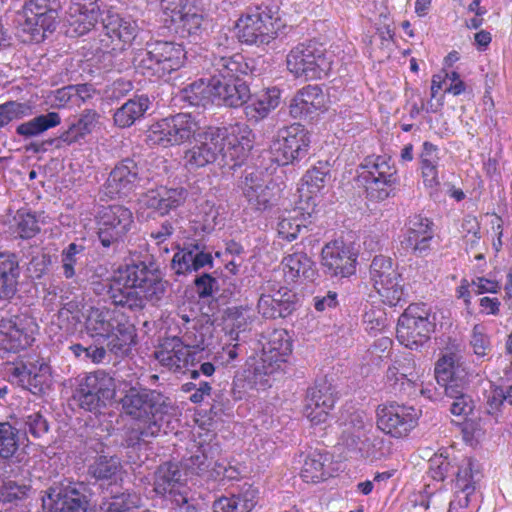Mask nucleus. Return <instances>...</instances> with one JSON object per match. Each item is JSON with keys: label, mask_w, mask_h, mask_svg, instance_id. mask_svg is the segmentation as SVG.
I'll return each mask as SVG.
<instances>
[{"label": "nucleus", "mask_w": 512, "mask_h": 512, "mask_svg": "<svg viewBox=\"0 0 512 512\" xmlns=\"http://www.w3.org/2000/svg\"><path fill=\"white\" fill-rule=\"evenodd\" d=\"M61 123V116L58 112H48L39 114L30 120L19 124L16 127V134L22 138L31 139L41 136L51 128L57 127Z\"/></svg>", "instance_id": "obj_40"}, {"label": "nucleus", "mask_w": 512, "mask_h": 512, "mask_svg": "<svg viewBox=\"0 0 512 512\" xmlns=\"http://www.w3.org/2000/svg\"><path fill=\"white\" fill-rule=\"evenodd\" d=\"M121 413L135 421L125 432L122 445L129 449L128 457L134 463H143L138 455L133 458L131 453L142 449L147 450L151 440L161 433L170 411L174 408L172 399L156 389L144 387L141 391L134 390L122 397Z\"/></svg>", "instance_id": "obj_3"}, {"label": "nucleus", "mask_w": 512, "mask_h": 512, "mask_svg": "<svg viewBox=\"0 0 512 512\" xmlns=\"http://www.w3.org/2000/svg\"><path fill=\"white\" fill-rule=\"evenodd\" d=\"M145 385L138 381L123 380L116 384L113 375L105 370H96L78 375L71 382V401L79 409L99 415L113 402L122 408V397L126 393L142 390Z\"/></svg>", "instance_id": "obj_5"}, {"label": "nucleus", "mask_w": 512, "mask_h": 512, "mask_svg": "<svg viewBox=\"0 0 512 512\" xmlns=\"http://www.w3.org/2000/svg\"><path fill=\"white\" fill-rule=\"evenodd\" d=\"M152 173L145 161L126 157L118 161L109 173L105 187L111 198L127 197L137 190H144L151 183Z\"/></svg>", "instance_id": "obj_13"}, {"label": "nucleus", "mask_w": 512, "mask_h": 512, "mask_svg": "<svg viewBox=\"0 0 512 512\" xmlns=\"http://www.w3.org/2000/svg\"><path fill=\"white\" fill-rule=\"evenodd\" d=\"M474 462L472 459H464L461 466L456 467L454 475L456 476V486L460 491L473 493L475 490V474L473 473Z\"/></svg>", "instance_id": "obj_53"}, {"label": "nucleus", "mask_w": 512, "mask_h": 512, "mask_svg": "<svg viewBox=\"0 0 512 512\" xmlns=\"http://www.w3.org/2000/svg\"><path fill=\"white\" fill-rule=\"evenodd\" d=\"M25 431L34 438H40L49 431V422L41 411L33 412L24 418Z\"/></svg>", "instance_id": "obj_58"}, {"label": "nucleus", "mask_w": 512, "mask_h": 512, "mask_svg": "<svg viewBox=\"0 0 512 512\" xmlns=\"http://www.w3.org/2000/svg\"><path fill=\"white\" fill-rule=\"evenodd\" d=\"M281 102V91L276 87L268 88L256 95L249 104L244 106V114L248 121L259 122L275 110Z\"/></svg>", "instance_id": "obj_37"}, {"label": "nucleus", "mask_w": 512, "mask_h": 512, "mask_svg": "<svg viewBox=\"0 0 512 512\" xmlns=\"http://www.w3.org/2000/svg\"><path fill=\"white\" fill-rule=\"evenodd\" d=\"M32 114V106L25 102L7 101L0 104V129L14 120H20Z\"/></svg>", "instance_id": "obj_50"}, {"label": "nucleus", "mask_w": 512, "mask_h": 512, "mask_svg": "<svg viewBox=\"0 0 512 512\" xmlns=\"http://www.w3.org/2000/svg\"><path fill=\"white\" fill-rule=\"evenodd\" d=\"M363 323L367 331L377 333L389 325V320L384 309L371 306L363 315Z\"/></svg>", "instance_id": "obj_54"}, {"label": "nucleus", "mask_w": 512, "mask_h": 512, "mask_svg": "<svg viewBox=\"0 0 512 512\" xmlns=\"http://www.w3.org/2000/svg\"><path fill=\"white\" fill-rule=\"evenodd\" d=\"M62 275L67 280L78 283L84 275L88 263L87 248L83 243L71 242L60 254Z\"/></svg>", "instance_id": "obj_33"}, {"label": "nucleus", "mask_w": 512, "mask_h": 512, "mask_svg": "<svg viewBox=\"0 0 512 512\" xmlns=\"http://www.w3.org/2000/svg\"><path fill=\"white\" fill-rule=\"evenodd\" d=\"M370 278L383 303L396 306L404 295L403 279L390 257L377 255L370 264Z\"/></svg>", "instance_id": "obj_18"}, {"label": "nucleus", "mask_w": 512, "mask_h": 512, "mask_svg": "<svg viewBox=\"0 0 512 512\" xmlns=\"http://www.w3.org/2000/svg\"><path fill=\"white\" fill-rule=\"evenodd\" d=\"M341 439L347 449L358 451L362 456L378 457L384 454L383 452H377V450H382L384 439L380 437L371 438L367 430H351L347 428L343 431Z\"/></svg>", "instance_id": "obj_36"}, {"label": "nucleus", "mask_w": 512, "mask_h": 512, "mask_svg": "<svg viewBox=\"0 0 512 512\" xmlns=\"http://www.w3.org/2000/svg\"><path fill=\"white\" fill-rule=\"evenodd\" d=\"M202 128L192 114L177 113L152 124L145 141L149 146H178L193 139Z\"/></svg>", "instance_id": "obj_11"}, {"label": "nucleus", "mask_w": 512, "mask_h": 512, "mask_svg": "<svg viewBox=\"0 0 512 512\" xmlns=\"http://www.w3.org/2000/svg\"><path fill=\"white\" fill-rule=\"evenodd\" d=\"M331 56L316 42L300 43L288 53L287 68L296 78L322 79L332 69Z\"/></svg>", "instance_id": "obj_12"}, {"label": "nucleus", "mask_w": 512, "mask_h": 512, "mask_svg": "<svg viewBox=\"0 0 512 512\" xmlns=\"http://www.w3.org/2000/svg\"><path fill=\"white\" fill-rule=\"evenodd\" d=\"M41 493L44 512H92L91 491L84 482L56 481Z\"/></svg>", "instance_id": "obj_10"}, {"label": "nucleus", "mask_w": 512, "mask_h": 512, "mask_svg": "<svg viewBox=\"0 0 512 512\" xmlns=\"http://www.w3.org/2000/svg\"><path fill=\"white\" fill-rule=\"evenodd\" d=\"M108 314L96 312L95 316L89 317L87 320V329L92 332V336L109 340L111 332H113L114 316L107 317Z\"/></svg>", "instance_id": "obj_52"}, {"label": "nucleus", "mask_w": 512, "mask_h": 512, "mask_svg": "<svg viewBox=\"0 0 512 512\" xmlns=\"http://www.w3.org/2000/svg\"><path fill=\"white\" fill-rule=\"evenodd\" d=\"M32 488L25 483H19L10 478L0 477V501L3 503H17L30 496Z\"/></svg>", "instance_id": "obj_46"}, {"label": "nucleus", "mask_w": 512, "mask_h": 512, "mask_svg": "<svg viewBox=\"0 0 512 512\" xmlns=\"http://www.w3.org/2000/svg\"><path fill=\"white\" fill-rule=\"evenodd\" d=\"M418 411L412 406L391 403L377 411V426L394 438L407 436L417 425Z\"/></svg>", "instance_id": "obj_20"}, {"label": "nucleus", "mask_w": 512, "mask_h": 512, "mask_svg": "<svg viewBox=\"0 0 512 512\" xmlns=\"http://www.w3.org/2000/svg\"><path fill=\"white\" fill-rule=\"evenodd\" d=\"M429 465L430 474L434 480L443 481L448 476H454L455 466L442 454L432 457L429 460Z\"/></svg>", "instance_id": "obj_59"}, {"label": "nucleus", "mask_w": 512, "mask_h": 512, "mask_svg": "<svg viewBox=\"0 0 512 512\" xmlns=\"http://www.w3.org/2000/svg\"><path fill=\"white\" fill-rule=\"evenodd\" d=\"M311 136V132L300 123L279 129L271 144L273 161L281 166L298 165L309 154Z\"/></svg>", "instance_id": "obj_14"}, {"label": "nucleus", "mask_w": 512, "mask_h": 512, "mask_svg": "<svg viewBox=\"0 0 512 512\" xmlns=\"http://www.w3.org/2000/svg\"><path fill=\"white\" fill-rule=\"evenodd\" d=\"M303 230L307 232V227L301 224L298 219L283 218L278 223V233L281 238L287 241L295 240Z\"/></svg>", "instance_id": "obj_62"}, {"label": "nucleus", "mask_w": 512, "mask_h": 512, "mask_svg": "<svg viewBox=\"0 0 512 512\" xmlns=\"http://www.w3.org/2000/svg\"><path fill=\"white\" fill-rule=\"evenodd\" d=\"M406 231L401 247L416 257L427 256L434 239L433 222L420 214L410 216L405 223Z\"/></svg>", "instance_id": "obj_21"}, {"label": "nucleus", "mask_w": 512, "mask_h": 512, "mask_svg": "<svg viewBox=\"0 0 512 512\" xmlns=\"http://www.w3.org/2000/svg\"><path fill=\"white\" fill-rule=\"evenodd\" d=\"M398 374L408 377L406 385L409 389L416 387L419 374L416 371L415 361L411 356H406L402 360H396L394 364L387 369L386 378L392 379Z\"/></svg>", "instance_id": "obj_49"}, {"label": "nucleus", "mask_w": 512, "mask_h": 512, "mask_svg": "<svg viewBox=\"0 0 512 512\" xmlns=\"http://www.w3.org/2000/svg\"><path fill=\"white\" fill-rule=\"evenodd\" d=\"M134 225L132 211L123 205H110L99 212L98 239L103 248L117 250Z\"/></svg>", "instance_id": "obj_15"}, {"label": "nucleus", "mask_w": 512, "mask_h": 512, "mask_svg": "<svg viewBox=\"0 0 512 512\" xmlns=\"http://www.w3.org/2000/svg\"><path fill=\"white\" fill-rule=\"evenodd\" d=\"M239 186L241 187L245 198L248 200L250 205H252L256 200V196L262 194L267 183L264 180L263 173L261 171L245 170Z\"/></svg>", "instance_id": "obj_48"}, {"label": "nucleus", "mask_w": 512, "mask_h": 512, "mask_svg": "<svg viewBox=\"0 0 512 512\" xmlns=\"http://www.w3.org/2000/svg\"><path fill=\"white\" fill-rule=\"evenodd\" d=\"M327 110V96L319 85H307L296 92L289 104L294 119H314Z\"/></svg>", "instance_id": "obj_25"}, {"label": "nucleus", "mask_w": 512, "mask_h": 512, "mask_svg": "<svg viewBox=\"0 0 512 512\" xmlns=\"http://www.w3.org/2000/svg\"><path fill=\"white\" fill-rule=\"evenodd\" d=\"M131 54L130 59L123 47L112 48L102 53L100 62L104 69L117 72L128 70L132 64L137 72L147 78L167 80L184 65L186 53L181 44L149 40L143 48L133 49Z\"/></svg>", "instance_id": "obj_4"}, {"label": "nucleus", "mask_w": 512, "mask_h": 512, "mask_svg": "<svg viewBox=\"0 0 512 512\" xmlns=\"http://www.w3.org/2000/svg\"><path fill=\"white\" fill-rule=\"evenodd\" d=\"M188 195L184 187H160L141 193L138 202L141 208L149 209L152 213L165 216L180 207Z\"/></svg>", "instance_id": "obj_27"}, {"label": "nucleus", "mask_w": 512, "mask_h": 512, "mask_svg": "<svg viewBox=\"0 0 512 512\" xmlns=\"http://www.w3.org/2000/svg\"><path fill=\"white\" fill-rule=\"evenodd\" d=\"M31 319L25 314L11 315L0 320V349L7 352H19L30 346L33 341L28 328Z\"/></svg>", "instance_id": "obj_24"}, {"label": "nucleus", "mask_w": 512, "mask_h": 512, "mask_svg": "<svg viewBox=\"0 0 512 512\" xmlns=\"http://www.w3.org/2000/svg\"><path fill=\"white\" fill-rule=\"evenodd\" d=\"M150 104L146 95L129 99L113 115L114 124L119 128H128L144 116Z\"/></svg>", "instance_id": "obj_39"}, {"label": "nucleus", "mask_w": 512, "mask_h": 512, "mask_svg": "<svg viewBox=\"0 0 512 512\" xmlns=\"http://www.w3.org/2000/svg\"><path fill=\"white\" fill-rule=\"evenodd\" d=\"M60 0H26L22 14L20 31L25 42H43L47 34H52L59 24Z\"/></svg>", "instance_id": "obj_9"}, {"label": "nucleus", "mask_w": 512, "mask_h": 512, "mask_svg": "<svg viewBox=\"0 0 512 512\" xmlns=\"http://www.w3.org/2000/svg\"><path fill=\"white\" fill-rule=\"evenodd\" d=\"M335 401L336 395L332 384L326 377L319 378L307 390L304 414L315 425L324 423Z\"/></svg>", "instance_id": "obj_23"}, {"label": "nucleus", "mask_w": 512, "mask_h": 512, "mask_svg": "<svg viewBox=\"0 0 512 512\" xmlns=\"http://www.w3.org/2000/svg\"><path fill=\"white\" fill-rule=\"evenodd\" d=\"M194 285L200 298L212 296L219 289L218 280L208 273L197 276L194 279Z\"/></svg>", "instance_id": "obj_64"}, {"label": "nucleus", "mask_w": 512, "mask_h": 512, "mask_svg": "<svg viewBox=\"0 0 512 512\" xmlns=\"http://www.w3.org/2000/svg\"><path fill=\"white\" fill-rule=\"evenodd\" d=\"M283 263L293 277L302 276L312 281L317 274L315 262L303 252H294L284 257Z\"/></svg>", "instance_id": "obj_44"}, {"label": "nucleus", "mask_w": 512, "mask_h": 512, "mask_svg": "<svg viewBox=\"0 0 512 512\" xmlns=\"http://www.w3.org/2000/svg\"><path fill=\"white\" fill-rule=\"evenodd\" d=\"M102 25L105 34L109 38L115 36L124 43H130L135 40L139 31L135 21L123 18L118 14L109 15L106 19H103Z\"/></svg>", "instance_id": "obj_41"}, {"label": "nucleus", "mask_w": 512, "mask_h": 512, "mask_svg": "<svg viewBox=\"0 0 512 512\" xmlns=\"http://www.w3.org/2000/svg\"><path fill=\"white\" fill-rule=\"evenodd\" d=\"M358 179L363 184L366 197L383 201L391 196L398 184L397 169L391 157L367 156L358 166Z\"/></svg>", "instance_id": "obj_8"}, {"label": "nucleus", "mask_w": 512, "mask_h": 512, "mask_svg": "<svg viewBox=\"0 0 512 512\" xmlns=\"http://www.w3.org/2000/svg\"><path fill=\"white\" fill-rule=\"evenodd\" d=\"M209 77L200 78L188 84L180 91V97L191 106L206 108L215 104L214 74L208 73Z\"/></svg>", "instance_id": "obj_38"}, {"label": "nucleus", "mask_w": 512, "mask_h": 512, "mask_svg": "<svg viewBox=\"0 0 512 512\" xmlns=\"http://www.w3.org/2000/svg\"><path fill=\"white\" fill-rule=\"evenodd\" d=\"M92 284L93 290L97 294L105 292L107 300L115 307L137 312L143 310L147 302L155 305L161 301L168 282L153 257L147 255L143 260L132 259L119 266L109 282Z\"/></svg>", "instance_id": "obj_1"}, {"label": "nucleus", "mask_w": 512, "mask_h": 512, "mask_svg": "<svg viewBox=\"0 0 512 512\" xmlns=\"http://www.w3.org/2000/svg\"><path fill=\"white\" fill-rule=\"evenodd\" d=\"M504 402H506L504 388L500 386L495 387L487 396L486 413L497 419L502 412Z\"/></svg>", "instance_id": "obj_63"}, {"label": "nucleus", "mask_w": 512, "mask_h": 512, "mask_svg": "<svg viewBox=\"0 0 512 512\" xmlns=\"http://www.w3.org/2000/svg\"><path fill=\"white\" fill-rule=\"evenodd\" d=\"M19 450V430L9 422H0V458L10 460Z\"/></svg>", "instance_id": "obj_45"}, {"label": "nucleus", "mask_w": 512, "mask_h": 512, "mask_svg": "<svg viewBox=\"0 0 512 512\" xmlns=\"http://www.w3.org/2000/svg\"><path fill=\"white\" fill-rule=\"evenodd\" d=\"M435 316L417 305H410L398 319L396 336L409 349H417L430 339Z\"/></svg>", "instance_id": "obj_16"}, {"label": "nucleus", "mask_w": 512, "mask_h": 512, "mask_svg": "<svg viewBox=\"0 0 512 512\" xmlns=\"http://www.w3.org/2000/svg\"><path fill=\"white\" fill-rule=\"evenodd\" d=\"M17 233L22 239L33 238L37 233L40 232V227L35 214L30 212L21 213L18 212L17 217Z\"/></svg>", "instance_id": "obj_56"}, {"label": "nucleus", "mask_w": 512, "mask_h": 512, "mask_svg": "<svg viewBox=\"0 0 512 512\" xmlns=\"http://www.w3.org/2000/svg\"><path fill=\"white\" fill-rule=\"evenodd\" d=\"M182 471L174 462H165L157 467L154 474L153 490L156 494L166 496L168 491L176 488L182 481Z\"/></svg>", "instance_id": "obj_42"}, {"label": "nucleus", "mask_w": 512, "mask_h": 512, "mask_svg": "<svg viewBox=\"0 0 512 512\" xmlns=\"http://www.w3.org/2000/svg\"><path fill=\"white\" fill-rule=\"evenodd\" d=\"M291 352L292 342L287 331H272L263 345L261 356L253 364L254 378L262 382L265 381L264 377L281 371Z\"/></svg>", "instance_id": "obj_17"}, {"label": "nucleus", "mask_w": 512, "mask_h": 512, "mask_svg": "<svg viewBox=\"0 0 512 512\" xmlns=\"http://www.w3.org/2000/svg\"><path fill=\"white\" fill-rule=\"evenodd\" d=\"M101 0H71L67 10L68 31L79 37L90 32L102 17Z\"/></svg>", "instance_id": "obj_22"}, {"label": "nucleus", "mask_w": 512, "mask_h": 512, "mask_svg": "<svg viewBox=\"0 0 512 512\" xmlns=\"http://www.w3.org/2000/svg\"><path fill=\"white\" fill-rule=\"evenodd\" d=\"M203 16L197 13L187 12L181 15L180 29L182 36H198L201 34L203 27Z\"/></svg>", "instance_id": "obj_61"}, {"label": "nucleus", "mask_w": 512, "mask_h": 512, "mask_svg": "<svg viewBox=\"0 0 512 512\" xmlns=\"http://www.w3.org/2000/svg\"><path fill=\"white\" fill-rule=\"evenodd\" d=\"M20 274L18 255L8 250L0 251V301L11 302L16 296Z\"/></svg>", "instance_id": "obj_29"}, {"label": "nucleus", "mask_w": 512, "mask_h": 512, "mask_svg": "<svg viewBox=\"0 0 512 512\" xmlns=\"http://www.w3.org/2000/svg\"><path fill=\"white\" fill-rule=\"evenodd\" d=\"M175 343L176 342L173 341V339H164L160 345V348L155 351V358L162 366L177 372L184 367L183 364L176 362L175 358L171 354V351L175 348Z\"/></svg>", "instance_id": "obj_57"}, {"label": "nucleus", "mask_w": 512, "mask_h": 512, "mask_svg": "<svg viewBox=\"0 0 512 512\" xmlns=\"http://www.w3.org/2000/svg\"><path fill=\"white\" fill-rule=\"evenodd\" d=\"M297 307V296L286 287L280 288L273 295H261L257 308L258 312L267 319L286 318Z\"/></svg>", "instance_id": "obj_28"}, {"label": "nucleus", "mask_w": 512, "mask_h": 512, "mask_svg": "<svg viewBox=\"0 0 512 512\" xmlns=\"http://www.w3.org/2000/svg\"><path fill=\"white\" fill-rule=\"evenodd\" d=\"M104 493L105 497L113 499L109 504L108 512L130 511L131 508L138 506L140 500L138 495L134 492H120L117 484L110 486V489Z\"/></svg>", "instance_id": "obj_47"}, {"label": "nucleus", "mask_w": 512, "mask_h": 512, "mask_svg": "<svg viewBox=\"0 0 512 512\" xmlns=\"http://www.w3.org/2000/svg\"><path fill=\"white\" fill-rule=\"evenodd\" d=\"M356 260L357 255L340 239L326 243L321 250V269L330 278H344L354 274Z\"/></svg>", "instance_id": "obj_19"}, {"label": "nucleus", "mask_w": 512, "mask_h": 512, "mask_svg": "<svg viewBox=\"0 0 512 512\" xmlns=\"http://www.w3.org/2000/svg\"><path fill=\"white\" fill-rule=\"evenodd\" d=\"M254 139L252 129L245 123L205 126L193 138L194 145L184 152L185 166L195 170L218 161L222 168L235 170L246 161Z\"/></svg>", "instance_id": "obj_2"}, {"label": "nucleus", "mask_w": 512, "mask_h": 512, "mask_svg": "<svg viewBox=\"0 0 512 512\" xmlns=\"http://www.w3.org/2000/svg\"><path fill=\"white\" fill-rule=\"evenodd\" d=\"M251 323V309L248 306H231L224 312L223 330L231 342H247Z\"/></svg>", "instance_id": "obj_32"}, {"label": "nucleus", "mask_w": 512, "mask_h": 512, "mask_svg": "<svg viewBox=\"0 0 512 512\" xmlns=\"http://www.w3.org/2000/svg\"><path fill=\"white\" fill-rule=\"evenodd\" d=\"M122 468L120 459L115 455H97L87 466V475L98 483L103 491L117 484V475Z\"/></svg>", "instance_id": "obj_30"}, {"label": "nucleus", "mask_w": 512, "mask_h": 512, "mask_svg": "<svg viewBox=\"0 0 512 512\" xmlns=\"http://www.w3.org/2000/svg\"><path fill=\"white\" fill-rule=\"evenodd\" d=\"M212 336V325H194L192 329H188L181 337L182 343L186 348L205 349L211 343L209 339Z\"/></svg>", "instance_id": "obj_51"}, {"label": "nucleus", "mask_w": 512, "mask_h": 512, "mask_svg": "<svg viewBox=\"0 0 512 512\" xmlns=\"http://www.w3.org/2000/svg\"><path fill=\"white\" fill-rule=\"evenodd\" d=\"M207 72L214 74L215 104L229 108L244 106L251 98L248 79L254 68L241 54L212 55Z\"/></svg>", "instance_id": "obj_6"}, {"label": "nucleus", "mask_w": 512, "mask_h": 512, "mask_svg": "<svg viewBox=\"0 0 512 512\" xmlns=\"http://www.w3.org/2000/svg\"><path fill=\"white\" fill-rule=\"evenodd\" d=\"M282 23L268 4L249 6L236 21V35L242 44L270 46L280 36Z\"/></svg>", "instance_id": "obj_7"}, {"label": "nucleus", "mask_w": 512, "mask_h": 512, "mask_svg": "<svg viewBox=\"0 0 512 512\" xmlns=\"http://www.w3.org/2000/svg\"><path fill=\"white\" fill-rule=\"evenodd\" d=\"M51 264V256L47 253L32 256L26 267L27 277L32 280H41L47 274Z\"/></svg>", "instance_id": "obj_55"}, {"label": "nucleus", "mask_w": 512, "mask_h": 512, "mask_svg": "<svg viewBox=\"0 0 512 512\" xmlns=\"http://www.w3.org/2000/svg\"><path fill=\"white\" fill-rule=\"evenodd\" d=\"M212 265V252L202 240L185 242L183 248L174 254L171 261V267L178 275L196 272L205 266L212 267Z\"/></svg>", "instance_id": "obj_26"}, {"label": "nucleus", "mask_w": 512, "mask_h": 512, "mask_svg": "<svg viewBox=\"0 0 512 512\" xmlns=\"http://www.w3.org/2000/svg\"><path fill=\"white\" fill-rule=\"evenodd\" d=\"M435 378L438 384H455L460 389H468L470 384L468 372L454 354L444 355L437 361Z\"/></svg>", "instance_id": "obj_35"}, {"label": "nucleus", "mask_w": 512, "mask_h": 512, "mask_svg": "<svg viewBox=\"0 0 512 512\" xmlns=\"http://www.w3.org/2000/svg\"><path fill=\"white\" fill-rule=\"evenodd\" d=\"M470 345L477 356L483 357L488 354L490 350V339L485 333L484 326L480 324L474 325L472 329Z\"/></svg>", "instance_id": "obj_60"}, {"label": "nucleus", "mask_w": 512, "mask_h": 512, "mask_svg": "<svg viewBox=\"0 0 512 512\" xmlns=\"http://www.w3.org/2000/svg\"><path fill=\"white\" fill-rule=\"evenodd\" d=\"M331 178V166L328 161H318L311 169H309L303 176L302 186L299 188L300 204L303 203V198L306 197V207L300 208L305 210L309 209L310 202L314 207L315 197L312 194L319 193L326 185L327 181Z\"/></svg>", "instance_id": "obj_31"}, {"label": "nucleus", "mask_w": 512, "mask_h": 512, "mask_svg": "<svg viewBox=\"0 0 512 512\" xmlns=\"http://www.w3.org/2000/svg\"><path fill=\"white\" fill-rule=\"evenodd\" d=\"M328 458L318 452L310 453L303 464L301 469V477L307 483H317L325 480L329 473L326 471L325 466Z\"/></svg>", "instance_id": "obj_43"}, {"label": "nucleus", "mask_w": 512, "mask_h": 512, "mask_svg": "<svg viewBox=\"0 0 512 512\" xmlns=\"http://www.w3.org/2000/svg\"><path fill=\"white\" fill-rule=\"evenodd\" d=\"M136 329L124 315L114 316L113 332L107 346L117 356L127 355L136 344Z\"/></svg>", "instance_id": "obj_34"}]
</instances>
